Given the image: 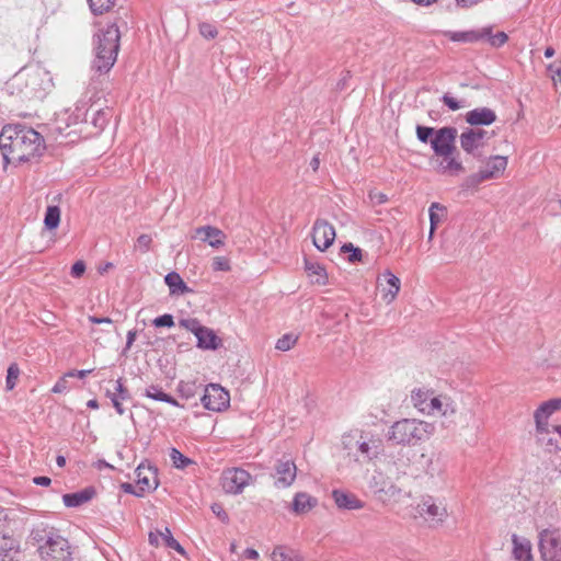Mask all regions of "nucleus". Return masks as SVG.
<instances>
[{"label": "nucleus", "mask_w": 561, "mask_h": 561, "mask_svg": "<svg viewBox=\"0 0 561 561\" xmlns=\"http://www.w3.org/2000/svg\"><path fill=\"white\" fill-rule=\"evenodd\" d=\"M457 129L455 127H442L435 131L431 139V146L435 156L456 153Z\"/></svg>", "instance_id": "nucleus-8"}, {"label": "nucleus", "mask_w": 561, "mask_h": 561, "mask_svg": "<svg viewBox=\"0 0 561 561\" xmlns=\"http://www.w3.org/2000/svg\"><path fill=\"white\" fill-rule=\"evenodd\" d=\"M87 113L83 111V108L77 106L76 110L69 114L68 111L58 115L56 119V130H58L60 134L64 133V130L67 127H70L71 124H78L79 122H82L85 119Z\"/></svg>", "instance_id": "nucleus-27"}, {"label": "nucleus", "mask_w": 561, "mask_h": 561, "mask_svg": "<svg viewBox=\"0 0 561 561\" xmlns=\"http://www.w3.org/2000/svg\"><path fill=\"white\" fill-rule=\"evenodd\" d=\"M436 157V171L438 173L447 175H459L465 172V167L462 162L455 156V153H448L447 156Z\"/></svg>", "instance_id": "nucleus-21"}, {"label": "nucleus", "mask_w": 561, "mask_h": 561, "mask_svg": "<svg viewBox=\"0 0 561 561\" xmlns=\"http://www.w3.org/2000/svg\"><path fill=\"white\" fill-rule=\"evenodd\" d=\"M512 554L516 561H526V540L525 538L512 534Z\"/></svg>", "instance_id": "nucleus-38"}, {"label": "nucleus", "mask_w": 561, "mask_h": 561, "mask_svg": "<svg viewBox=\"0 0 561 561\" xmlns=\"http://www.w3.org/2000/svg\"><path fill=\"white\" fill-rule=\"evenodd\" d=\"M85 271V264L82 261H77L71 267V275L73 277H80Z\"/></svg>", "instance_id": "nucleus-62"}, {"label": "nucleus", "mask_w": 561, "mask_h": 561, "mask_svg": "<svg viewBox=\"0 0 561 561\" xmlns=\"http://www.w3.org/2000/svg\"><path fill=\"white\" fill-rule=\"evenodd\" d=\"M561 410V398L550 399L540 404L535 411L534 419L536 424V431H545L550 427L549 417Z\"/></svg>", "instance_id": "nucleus-15"}, {"label": "nucleus", "mask_w": 561, "mask_h": 561, "mask_svg": "<svg viewBox=\"0 0 561 561\" xmlns=\"http://www.w3.org/2000/svg\"><path fill=\"white\" fill-rule=\"evenodd\" d=\"M252 481V476L241 468H228L221 474V485L226 493L239 494Z\"/></svg>", "instance_id": "nucleus-7"}, {"label": "nucleus", "mask_w": 561, "mask_h": 561, "mask_svg": "<svg viewBox=\"0 0 561 561\" xmlns=\"http://www.w3.org/2000/svg\"><path fill=\"white\" fill-rule=\"evenodd\" d=\"M364 436L363 432L354 431L351 433L345 434L342 437V444L345 450L351 454L353 450L357 449V442L362 440Z\"/></svg>", "instance_id": "nucleus-41"}, {"label": "nucleus", "mask_w": 561, "mask_h": 561, "mask_svg": "<svg viewBox=\"0 0 561 561\" xmlns=\"http://www.w3.org/2000/svg\"><path fill=\"white\" fill-rule=\"evenodd\" d=\"M539 550L543 561H561L560 536L553 530H542L539 534Z\"/></svg>", "instance_id": "nucleus-9"}, {"label": "nucleus", "mask_w": 561, "mask_h": 561, "mask_svg": "<svg viewBox=\"0 0 561 561\" xmlns=\"http://www.w3.org/2000/svg\"><path fill=\"white\" fill-rule=\"evenodd\" d=\"M483 182L485 181L481 178V173L478 171L477 173L467 176L462 181L460 187L463 191L476 190Z\"/></svg>", "instance_id": "nucleus-48"}, {"label": "nucleus", "mask_w": 561, "mask_h": 561, "mask_svg": "<svg viewBox=\"0 0 561 561\" xmlns=\"http://www.w3.org/2000/svg\"><path fill=\"white\" fill-rule=\"evenodd\" d=\"M196 382L181 380L178 385V392L184 399H191L196 394Z\"/></svg>", "instance_id": "nucleus-42"}, {"label": "nucleus", "mask_w": 561, "mask_h": 561, "mask_svg": "<svg viewBox=\"0 0 561 561\" xmlns=\"http://www.w3.org/2000/svg\"><path fill=\"white\" fill-rule=\"evenodd\" d=\"M43 561H73V547L56 530H43L34 537Z\"/></svg>", "instance_id": "nucleus-4"}, {"label": "nucleus", "mask_w": 561, "mask_h": 561, "mask_svg": "<svg viewBox=\"0 0 561 561\" xmlns=\"http://www.w3.org/2000/svg\"><path fill=\"white\" fill-rule=\"evenodd\" d=\"M443 103L451 111H457L461 108L463 105L457 101L454 96L450 94H445L443 96Z\"/></svg>", "instance_id": "nucleus-59"}, {"label": "nucleus", "mask_w": 561, "mask_h": 561, "mask_svg": "<svg viewBox=\"0 0 561 561\" xmlns=\"http://www.w3.org/2000/svg\"><path fill=\"white\" fill-rule=\"evenodd\" d=\"M430 215V233L428 239L432 240L437 227L446 219L447 209L439 203H432L428 209Z\"/></svg>", "instance_id": "nucleus-28"}, {"label": "nucleus", "mask_w": 561, "mask_h": 561, "mask_svg": "<svg viewBox=\"0 0 561 561\" xmlns=\"http://www.w3.org/2000/svg\"><path fill=\"white\" fill-rule=\"evenodd\" d=\"M435 392L430 389L417 388L411 392L412 405L423 414V408H427L428 401L433 398Z\"/></svg>", "instance_id": "nucleus-33"}, {"label": "nucleus", "mask_w": 561, "mask_h": 561, "mask_svg": "<svg viewBox=\"0 0 561 561\" xmlns=\"http://www.w3.org/2000/svg\"><path fill=\"white\" fill-rule=\"evenodd\" d=\"M165 284L170 288V293L173 295H183L187 293H192L193 290L184 283L182 277L175 273L171 272L164 277Z\"/></svg>", "instance_id": "nucleus-34"}, {"label": "nucleus", "mask_w": 561, "mask_h": 561, "mask_svg": "<svg viewBox=\"0 0 561 561\" xmlns=\"http://www.w3.org/2000/svg\"><path fill=\"white\" fill-rule=\"evenodd\" d=\"M15 549V541L10 538L2 536L0 538V558L9 557V552Z\"/></svg>", "instance_id": "nucleus-52"}, {"label": "nucleus", "mask_w": 561, "mask_h": 561, "mask_svg": "<svg viewBox=\"0 0 561 561\" xmlns=\"http://www.w3.org/2000/svg\"><path fill=\"white\" fill-rule=\"evenodd\" d=\"M550 211L554 215H561V199H554L549 203Z\"/></svg>", "instance_id": "nucleus-63"}, {"label": "nucleus", "mask_w": 561, "mask_h": 561, "mask_svg": "<svg viewBox=\"0 0 561 561\" xmlns=\"http://www.w3.org/2000/svg\"><path fill=\"white\" fill-rule=\"evenodd\" d=\"M484 28L489 30V34L485 35L483 41H486L490 45L500 47L506 43L507 35L504 32H497L496 34H493L491 26H485Z\"/></svg>", "instance_id": "nucleus-45"}, {"label": "nucleus", "mask_w": 561, "mask_h": 561, "mask_svg": "<svg viewBox=\"0 0 561 561\" xmlns=\"http://www.w3.org/2000/svg\"><path fill=\"white\" fill-rule=\"evenodd\" d=\"M496 119L494 111L489 107H478L466 114V122L471 126L491 125Z\"/></svg>", "instance_id": "nucleus-24"}, {"label": "nucleus", "mask_w": 561, "mask_h": 561, "mask_svg": "<svg viewBox=\"0 0 561 561\" xmlns=\"http://www.w3.org/2000/svg\"><path fill=\"white\" fill-rule=\"evenodd\" d=\"M436 431L432 422L419 419H401L388 430L386 438L393 445L414 447L430 439Z\"/></svg>", "instance_id": "nucleus-3"}, {"label": "nucleus", "mask_w": 561, "mask_h": 561, "mask_svg": "<svg viewBox=\"0 0 561 561\" xmlns=\"http://www.w3.org/2000/svg\"><path fill=\"white\" fill-rule=\"evenodd\" d=\"M407 516L415 523H422L430 528L442 526L448 513L445 505L432 495H422L415 505H411Z\"/></svg>", "instance_id": "nucleus-6"}, {"label": "nucleus", "mask_w": 561, "mask_h": 561, "mask_svg": "<svg viewBox=\"0 0 561 561\" xmlns=\"http://www.w3.org/2000/svg\"><path fill=\"white\" fill-rule=\"evenodd\" d=\"M136 484L140 492L131 491L137 496H141L145 492L156 490L158 486L157 470L151 467L139 466L136 469Z\"/></svg>", "instance_id": "nucleus-17"}, {"label": "nucleus", "mask_w": 561, "mask_h": 561, "mask_svg": "<svg viewBox=\"0 0 561 561\" xmlns=\"http://www.w3.org/2000/svg\"><path fill=\"white\" fill-rule=\"evenodd\" d=\"M297 476V467L291 459H280L275 465V486L278 489L289 488Z\"/></svg>", "instance_id": "nucleus-14"}, {"label": "nucleus", "mask_w": 561, "mask_h": 561, "mask_svg": "<svg viewBox=\"0 0 561 561\" xmlns=\"http://www.w3.org/2000/svg\"><path fill=\"white\" fill-rule=\"evenodd\" d=\"M305 271L312 284L325 285L328 275L324 267L318 262L305 260Z\"/></svg>", "instance_id": "nucleus-29"}, {"label": "nucleus", "mask_w": 561, "mask_h": 561, "mask_svg": "<svg viewBox=\"0 0 561 561\" xmlns=\"http://www.w3.org/2000/svg\"><path fill=\"white\" fill-rule=\"evenodd\" d=\"M160 536L162 537L167 547L178 551L181 554H185L183 547L179 543L176 539H174L169 528H164L163 531H160Z\"/></svg>", "instance_id": "nucleus-44"}, {"label": "nucleus", "mask_w": 561, "mask_h": 561, "mask_svg": "<svg viewBox=\"0 0 561 561\" xmlns=\"http://www.w3.org/2000/svg\"><path fill=\"white\" fill-rule=\"evenodd\" d=\"M169 456H170L173 467L176 469H185L186 467L194 463V461L191 458L184 456L176 448H171Z\"/></svg>", "instance_id": "nucleus-40"}, {"label": "nucleus", "mask_w": 561, "mask_h": 561, "mask_svg": "<svg viewBox=\"0 0 561 561\" xmlns=\"http://www.w3.org/2000/svg\"><path fill=\"white\" fill-rule=\"evenodd\" d=\"M88 2L94 14H103L114 5V0H88Z\"/></svg>", "instance_id": "nucleus-46"}, {"label": "nucleus", "mask_w": 561, "mask_h": 561, "mask_svg": "<svg viewBox=\"0 0 561 561\" xmlns=\"http://www.w3.org/2000/svg\"><path fill=\"white\" fill-rule=\"evenodd\" d=\"M180 325L194 333L195 336H197L203 329V325H201L199 321L196 319H183L180 321Z\"/></svg>", "instance_id": "nucleus-55"}, {"label": "nucleus", "mask_w": 561, "mask_h": 561, "mask_svg": "<svg viewBox=\"0 0 561 561\" xmlns=\"http://www.w3.org/2000/svg\"><path fill=\"white\" fill-rule=\"evenodd\" d=\"M151 243H152V238L150 234H147V233H142L140 234L138 238H137V241H136V248L142 252V253H146L150 250V247H151Z\"/></svg>", "instance_id": "nucleus-56"}, {"label": "nucleus", "mask_w": 561, "mask_h": 561, "mask_svg": "<svg viewBox=\"0 0 561 561\" xmlns=\"http://www.w3.org/2000/svg\"><path fill=\"white\" fill-rule=\"evenodd\" d=\"M60 209L58 206H48L45 214L44 224L47 229L53 230L59 226Z\"/></svg>", "instance_id": "nucleus-39"}, {"label": "nucleus", "mask_w": 561, "mask_h": 561, "mask_svg": "<svg viewBox=\"0 0 561 561\" xmlns=\"http://www.w3.org/2000/svg\"><path fill=\"white\" fill-rule=\"evenodd\" d=\"M106 397L111 400L116 412L119 415H123L125 413V409L122 402L129 399V392L122 378H118L115 381V392L106 391Z\"/></svg>", "instance_id": "nucleus-26"}, {"label": "nucleus", "mask_w": 561, "mask_h": 561, "mask_svg": "<svg viewBox=\"0 0 561 561\" xmlns=\"http://www.w3.org/2000/svg\"><path fill=\"white\" fill-rule=\"evenodd\" d=\"M332 499L335 505L341 510L354 511L362 510L365 506V503L355 494L343 490H333Z\"/></svg>", "instance_id": "nucleus-22"}, {"label": "nucleus", "mask_w": 561, "mask_h": 561, "mask_svg": "<svg viewBox=\"0 0 561 561\" xmlns=\"http://www.w3.org/2000/svg\"><path fill=\"white\" fill-rule=\"evenodd\" d=\"M457 409L455 401L447 394H434L423 414L427 416L449 417L455 415Z\"/></svg>", "instance_id": "nucleus-12"}, {"label": "nucleus", "mask_w": 561, "mask_h": 561, "mask_svg": "<svg viewBox=\"0 0 561 561\" xmlns=\"http://www.w3.org/2000/svg\"><path fill=\"white\" fill-rule=\"evenodd\" d=\"M197 346L204 350H216L220 345V340L211 329L203 327L196 336Z\"/></svg>", "instance_id": "nucleus-32"}, {"label": "nucleus", "mask_w": 561, "mask_h": 561, "mask_svg": "<svg viewBox=\"0 0 561 561\" xmlns=\"http://www.w3.org/2000/svg\"><path fill=\"white\" fill-rule=\"evenodd\" d=\"M211 267L214 271L228 272L230 271V260L226 256H215L211 261Z\"/></svg>", "instance_id": "nucleus-53"}, {"label": "nucleus", "mask_w": 561, "mask_h": 561, "mask_svg": "<svg viewBox=\"0 0 561 561\" xmlns=\"http://www.w3.org/2000/svg\"><path fill=\"white\" fill-rule=\"evenodd\" d=\"M152 323L157 328H162V327L171 328L174 325V320L171 314L165 313L160 317H157Z\"/></svg>", "instance_id": "nucleus-57"}, {"label": "nucleus", "mask_w": 561, "mask_h": 561, "mask_svg": "<svg viewBox=\"0 0 561 561\" xmlns=\"http://www.w3.org/2000/svg\"><path fill=\"white\" fill-rule=\"evenodd\" d=\"M211 511L222 523L226 524L229 522L228 513L224 510V507L220 504H218V503L213 504Z\"/></svg>", "instance_id": "nucleus-60"}, {"label": "nucleus", "mask_w": 561, "mask_h": 561, "mask_svg": "<svg viewBox=\"0 0 561 561\" xmlns=\"http://www.w3.org/2000/svg\"><path fill=\"white\" fill-rule=\"evenodd\" d=\"M373 486L377 493L382 494V497L387 500H399L403 494V490L397 484L386 481L379 482L376 477H374Z\"/></svg>", "instance_id": "nucleus-30"}, {"label": "nucleus", "mask_w": 561, "mask_h": 561, "mask_svg": "<svg viewBox=\"0 0 561 561\" xmlns=\"http://www.w3.org/2000/svg\"><path fill=\"white\" fill-rule=\"evenodd\" d=\"M53 85L49 72L38 64L28 65L7 83L11 94L23 99H42Z\"/></svg>", "instance_id": "nucleus-2"}, {"label": "nucleus", "mask_w": 561, "mask_h": 561, "mask_svg": "<svg viewBox=\"0 0 561 561\" xmlns=\"http://www.w3.org/2000/svg\"><path fill=\"white\" fill-rule=\"evenodd\" d=\"M381 276L387 283V287L381 288V297L387 304H391L400 291L401 282L390 270H386Z\"/></svg>", "instance_id": "nucleus-25"}, {"label": "nucleus", "mask_w": 561, "mask_h": 561, "mask_svg": "<svg viewBox=\"0 0 561 561\" xmlns=\"http://www.w3.org/2000/svg\"><path fill=\"white\" fill-rule=\"evenodd\" d=\"M356 450L363 456L364 459L371 460L378 456L379 445L377 444V440L364 435L362 440L357 442Z\"/></svg>", "instance_id": "nucleus-31"}, {"label": "nucleus", "mask_w": 561, "mask_h": 561, "mask_svg": "<svg viewBox=\"0 0 561 561\" xmlns=\"http://www.w3.org/2000/svg\"><path fill=\"white\" fill-rule=\"evenodd\" d=\"M229 402V392L221 386L210 383L205 388V393L202 397V403L205 409L219 412L228 408Z\"/></svg>", "instance_id": "nucleus-10"}, {"label": "nucleus", "mask_w": 561, "mask_h": 561, "mask_svg": "<svg viewBox=\"0 0 561 561\" xmlns=\"http://www.w3.org/2000/svg\"><path fill=\"white\" fill-rule=\"evenodd\" d=\"M318 505V500L306 492L295 494L291 503V512L296 515H304L312 511Z\"/></svg>", "instance_id": "nucleus-23"}, {"label": "nucleus", "mask_w": 561, "mask_h": 561, "mask_svg": "<svg viewBox=\"0 0 561 561\" xmlns=\"http://www.w3.org/2000/svg\"><path fill=\"white\" fill-rule=\"evenodd\" d=\"M435 34H440L453 42L457 43H476L484 39L485 35L489 34V30L486 28H478L470 31H436Z\"/></svg>", "instance_id": "nucleus-19"}, {"label": "nucleus", "mask_w": 561, "mask_h": 561, "mask_svg": "<svg viewBox=\"0 0 561 561\" xmlns=\"http://www.w3.org/2000/svg\"><path fill=\"white\" fill-rule=\"evenodd\" d=\"M119 30L110 24L98 35L93 68L99 72H107L114 66L119 49Z\"/></svg>", "instance_id": "nucleus-5"}, {"label": "nucleus", "mask_w": 561, "mask_h": 561, "mask_svg": "<svg viewBox=\"0 0 561 561\" xmlns=\"http://www.w3.org/2000/svg\"><path fill=\"white\" fill-rule=\"evenodd\" d=\"M110 119V111L108 110H98L92 118V124L99 130H102L108 123Z\"/></svg>", "instance_id": "nucleus-47"}, {"label": "nucleus", "mask_w": 561, "mask_h": 561, "mask_svg": "<svg viewBox=\"0 0 561 561\" xmlns=\"http://www.w3.org/2000/svg\"><path fill=\"white\" fill-rule=\"evenodd\" d=\"M144 396L156 401L167 402L174 407H182L172 396L163 392L158 385H150L145 389Z\"/></svg>", "instance_id": "nucleus-35"}, {"label": "nucleus", "mask_w": 561, "mask_h": 561, "mask_svg": "<svg viewBox=\"0 0 561 561\" xmlns=\"http://www.w3.org/2000/svg\"><path fill=\"white\" fill-rule=\"evenodd\" d=\"M192 239H199L207 242L211 248L218 249L225 245L226 234L217 227L202 226L194 230Z\"/></svg>", "instance_id": "nucleus-16"}, {"label": "nucleus", "mask_w": 561, "mask_h": 561, "mask_svg": "<svg viewBox=\"0 0 561 561\" xmlns=\"http://www.w3.org/2000/svg\"><path fill=\"white\" fill-rule=\"evenodd\" d=\"M0 149L5 164L18 165L39 157L45 150V141L32 127L9 124L0 133Z\"/></svg>", "instance_id": "nucleus-1"}, {"label": "nucleus", "mask_w": 561, "mask_h": 561, "mask_svg": "<svg viewBox=\"0 0 561 561\" xmlns=\"http://www.w3.org/2000/svg\"><path fill=\"white\" fill-rule=\"evenodd\" d=\"M334 227L324 219H317L312 227V242L319 251L328 250L335 240Z\"/></svg>", "instance_id": "nucleus-11"}, {"label": "nucleus", "mask_w": 561, "mask_h": 561, "mask_svg": "<svg viewBox=\"0 0 561 561\" xmlns=\"http://www.w3.org/2000/svg\"><path fill=\"white\" fill-rule=\"evenodd\" d=\"M436 130L437 129H434L433 127L417 126L416 136L420 141L426 144L430 140V138L432 139L435 136Z\"/></svg>", "instance_id": "nucleus-54"}, {"label": "nucleus", "mask_w": 561, "mask_h": 561, "mask_svg": "<svg viewBox=\"0 0 561 561\" xmlns=\"http://www.w3.org/2000/svg\"><path fill=\"white\" fill-rule=\"evenodd\" d=\"M68 377H66V374L59 378L57 380V382L55 383V386L53 387L51 391L54 393H62V392H66L68 389H69V386H68V380H67Z\"/></svg>", "instance_id": "nucleus-61"}, {"label": "nucleus", "mask_w": 561, "mask_h": 561, "mask_svg": "<svg viewBox=\"0 0 561 561\" xmlns=\"http://www.w3.org/2000/svg\"><path fill=\"white\" fill-rule=\"evenodd\" d=\"M297 340H298V336L293 333L285 334L277 340L275 347H276V350L282 351V352L289 351L290 348H293L295 346V344L297 343Z\"/></svg>", "instance_id": "nucleus-43"}, {"label": "nucleus", "mask_w": 561, "mask_h": 561, "mask_svg": "<svg viewBox=\"0 0 561 561\" xmlns=\"http://www.w3.org/2000/svg\"><path fill=\"white\" fill-rule=\"evenodd\" d=\"M548 73L550 75L553 83L557 85L561 84V65L560 64H551L547 68Z\"/></svg>", "instance_id": "nucleus-58"}, {"label": "nucleus", "mask_w": 561, "mask_h": 561, "mask_svg": "<svg viewBox=\"0 0 561 561\" xmlns=\"http://www.w3.org/2000/svg\"><path fill=\"white\" fill-rule=\"evenodd\" d=\"M537 440L548 453L561 451V425H551L545 431H536Z\"/></svg>", "instance_id": "nucleus-18"}, {"label": "nucleus", "mask_w": 561, "mask_h": 561, "mask_svg": "<svg viewBox=\"0 0 561 561\" xmlns=\"http://www.w3.org/2000/svg\"><path fill=\"white\" fill-rule=\"evenodd\" d=\"M33 482L37 485L48 486L50 484L51 480L48 477L41 476V477H35L33 479Z\"/></svg>", "instance_id": "nucleus-64"}, {"label": "nucleus", "mask_w": 561, "mask_h": 561, "mask_svg": "<svg viewBox=\"0 0 561 561\" xmlns=\"http://www.w3.org/2000/svg\"><path fill=\"white\" fill-rule=\"evenodd\" d=\"M342 252L350 253L348 262L356 263L363 260V251L359 248L354 247L352 243H345L342 247Z\"/></svg>", "instance_id": "nucleus-49"}, {"label": "nucleus", "mask_w": 561, "mask_h": 561, "mask_svg": "<svg viewBox=\"0 0 561 561\" xmlns=\"http://www.w3.org/2000/svg\"><path fill=\"white\" fill-rule=\"evenodd\" d=\"M199 33L207 39H213L218 35L217 27L208 22H203L198 25Z\"/></svg>", "instance_id": "nucleus-51"}, {"label": "nucleus", "mask_w": 561, "mask_h": 561, "mask_svg": "<svg viewBox=\"0 0 561 561\" xmlns=\"http://www.w3.org/2000/svg\"><path fill=\"white\" fill-rule=\"evenodd\" d=\"M91 500V493L87 490L76 493L65 494L62 496L64 504L67 507H78Z\"/></svg>", "instance_id": "nucleus-37"}, {"label": "nucleus", "mask_w": 561, "mask_h": 561, "mask_svg": "<svg viewBox=\"0 0 561 561\" xmlns=\"http://www.w3.org/2000/svg\"><path fill=\"white\" fill-rule=\"evenodd\" d=\"M507 167V159L503 156L491 157L486 163L479 170L484 181L499 179L503 175Z\"/></svg>", "instance_id": "nucleus-20"}, {"label": "nucleus", "mask_w": 561, "mask_h": 561, "mask_svg": "<svg viewBox=\"0 0 561 561\" xmlns=\"http://www.w3.org/2000/svg\"><path fill=\"white\" fill-rule=\"evenodd\" d=\"M491 137L492 135L484 129L469 128L460 135V146L467 153L474 154Z\"/></svg>", "instance_id": "nucleus-13"}, {"label": "nucleus", "mask_w": 561, "mask_h": 561, "mask_svg": "<svg viewBox=\"0 0 561 561\" xmlns=\"http://www.w3.org/2000/svg\"><path fill=\"white\" fill-rule=\"evenodd\" d=\"M20 376V369L16 364H11L8 368L5 387L8 390L14 389Z\"/></svg>", "instance_id": "nucleus-50"}, {"label": "nucleus", "mask_w": 561, "mask_h": 561, "mask_svg": "<svg viewBox=\"0 0 561 561\" xmlns=\"http://www.w3.org/2000/svg\"><path fill=\"white\" fill-rule=\"evenodd\" d=\"M271 559L272 561H301L299 553L295 549L284 545L274 547L271 552Z\"/></svg>", "instance_id": "nucleus-36"}]
</instances>
